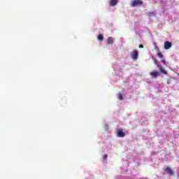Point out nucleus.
Listing matches in <instances>:
<instances>
[{
	"instance_id": "2",
	"label": "nucleus",
	"mask_w": 179,
	"mask_h": 179,
	"mask_svg": "<svg viewBox=\"0 0 179 179\" xmlns=\"http://www.w3.org/2000/svg\"><path fill=\"white\" fill-rule=\"evenodd\" d=\"M132 59L136 61L138 59V50H133L131 53Z\"/></svg>"
},
{
	"instance_id": "16",
	"label": "nucleus",
	"mask_w": 179,
	"mask_h": 179,
	"mask_svg": "<svg viewBox=\"0 0 179 179\" xmlns=\"http://www.w3.org/2000/svg\"><path fill=\"white\" fill-rule=\"evenodd\" d=\"M155 50H157V52H160V49L157 46H155Z\"/></svg>"
},
{
	"instance_id": "12",
	"label": "nucleus",
	"mask_w": 179,
	"mask_h": 179,
	"mask_svg": "<svg viewBox=\"0 0 179 179\" xmlns=\"http://www.w3.org/2000/svg\"><path fill=\"white\" fill-rule=\"evenodd\" d=\"M160 72H162V73H164V75H167V71H166V70L162 68H160Z\"/></svg>"
},
{
	"instance_id": "14",
	"label": "nucleus",
	"mask_w": 179,
	"mask_h": 179,
	"mask_svg": "<svg viewBox=\"0 0 179 179\" xmlns=\"http://www.w3.org/2000/svg\"><path fill=\"white\" fill-rule=\"evenodd\" d=\"M119 100H123L124 98L122 97V94H119V97H118Z\"/></svg>"
},
{
	"instance_id": "1",
	"label": "nucleus",
	"mask_w": 179,
	"mask_h": 179,
	"mask_svg": "<svg viewBox=\"0 0 179 179\" xmlns=\"http://www.w3.org/2000/svg\"><path fill=\"white\" fill-rule=\"evenodd\" d=\"M141 5H143V1L141 0H134L131 3V6L135 8V6H141Z\"/></svg>"
},
{
	"instance_id": "17",
	"label": "nucleus",
	"mask_w": 179,
	"mask_h": 179,
	"mask_svg": "<svg viewBox=\"0 0 179 179\" xmlns=\"http://www.w3.org/2000/svg\"><path fill=\"white\" fill-rule=\"evenodd\" d=\"M162 62L164 64V65H166V60L164 59L162 60Z\"/></svg>"
},
{
	"instance_id": "7",
	"label": "nucleus",
	"mask_w": 179,
	"mask_h": 179,
	"mask_svg": "<svg viewBox=\"0 0 179 179\" xmlns=\"http://www.w3.org/2000/svg\"><path fill=\"white\" fill-rule=\"evenodd\" d=\"M150 75L152 76V78H157V76H159V71L151 72Z\"/></svg>"
},
{
	"instance_id": "3",
	"label": "nucleus",
	"mask_w": 179,
	"mask_h": 179,
	"mask_svg": "<svg viewBox=\"0 0 179 179\" xmlns=\"http://www.w3.org/2000/svg\"><path fill=\"white\" fill-rule=\"evenodd\" d=\"M172 44L171 43L170 41H165L164 42V49L165 50H170L171 48Z\"/></svg>"
},
{
	"instance_id": "11",
	"label": "nucleus",
	"mask_w": 179,
	"mask_h": 179,
	"mask_svg": "<svg viewBox=\"0 0 179 179\" xmlns=\"http://www.w3.org/2000/svg\"><path fill=\"white\" fill-rule=\"evenodd\" d=\"M152 59H153L154 63L155 64V65H157V66H160L159 65V61H157V59L153 58V56L152 57Z\"/></svg>"
},
{
	"instance_id": "15",
	"label": "nucleus",
	"mask_w": 179,
	"mask_h": 179,
	"mask_svg": "<svg viewBox=\"0 0 179 179\" xmlns=\"http://www.w3.org/2000/svg\"><path fill=\"white\" fill-rule=\"evenodd\" d=\"M108 157V156L107 155H104L103 156V160H107V158Z\"/></svg>"
},
{
	"instance_id": "9",
	"label": "nucleus",
	"mask_w": 179,
	"mask_h": 179,
	"mask_svg": "<svg viewBox=\"0 0 179 179\" xmlns=\"http://www.w3.org/2000/svg\"><path fill=\"white\" fill-rule=\"evenodd\" d=\"M97 38L99 40V41H103V40H104V36H103L101 34H99L98 35Z\"/></svg>"
},
{
	"instance_id": "13",
	"label": "nucleus",
	"mask_w": 179,
	"mask_h": 179,
	"mask_svg": "<svg viewBox=\"0 0 179 179\" xmlns=\"http://www.w3.org/2000/svg\"><path fill=\"white\" fill-rule=\"evenodd\" d=\"M157 55L159 57V58H160L162 59V58H163V54L160 52H157Z\"/></svg>"
},
{
	"instance_id": "18",
	"label": "nucleus",
	"mask_w": 179,
	"mask_h": 179,
	"mask_svg": "<svg viewBox=\"0 0 179 179\" xmlns=\"http://www.w3.org/2000/svg\"><path fill=\"white\" fill-rule=\"evenodd\" d=\"M138 47H139V48H143V45H140Z\"/></svg>"
},
{
	"instance_id": "8",
	"label": "nucleus",
	"mask_w": 179,
	"mask_h": 179,
	"mask_svg": "<svg viewBox=\"0 0 179 179\" xmlns=\"http://www.w3.org/2000/svg\"><path fill=\"white\" fill-rule=\"evenodd\" d=\"M117 3H118L117 0H111L110 5V6H115V5H117Z\"/></svg>"
},
{
	"instance_id": "6",
	"label": "nucleus",
	"mask_w": 179,
	"mask_h": 179,
	"mask_svg": "<svg viewBox=\"0 0 179 179\" xmlns=\"http://www.w3.org/2000/svg\"><path fill=\"white\" fill-rule=\"evenodd\" d=\"M114 43V39L113 38V37H108L107 38V43L109 45H111V44H113Z\"/></svg>"
},
{
	"instance_id": "5",
	"label": "nucleus",
	"mask_w": 179,
	"mask_h": 179,
	"mask_svg": "<svg viewBox=\"0 0 179 179\" xmlns=\"http://www.w3.org/2000/svg\"><path fill=\"white\" fill-rule=\"evenodd\" d=\"M164 171L167 172V174H169V176H173L174 174V172H173L171 168L170 167H166Z\"/></svg>"
},
{
	"instance_id": "10",
	"label": "nucleus",
	"mask_w": 179,
	"mask_h": 179,
	"mask_svg": "<svg viewBox=\"0 0 179 179\" xmlns=\"http://www.w3.org/2000/svg\"><path fill=\"white\" fill-rule=\"evenodd\" d=\"M148 16L149 17H153V16H156V13H155L154 12H150L148 13Z\"/></svg>"
},
{
	"instance_id": "4",
	"label": "nucleus",
	"mask_w": 179,
	"mask_h": 179,
	"mask_svg": "<svg viewBox=\"0 0 179 179\" xmlns=\"http://www.w3.org/2000/svg\"><path fill=\"white\" fill-rule=\"evenodd\" d=\"M117 136H119V138H124V136H125V133H124V131H122V129H118L117 131Z\"/></svg>"
}]
</instances>
